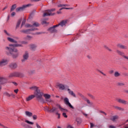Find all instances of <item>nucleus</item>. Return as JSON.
<instances>
[{
	"label": "nucleus",
	"instance_id": "7",
	"mask_svg": "<svg viewBox=\"0 0 128 128\" xmlns=\"http://www.w3.org/2000/svg\"><path fill=\"white\" fill-rule=\"evenodd\" d=\"M28 52L26 51L23 54V59L22 60V62H24L26 60H28Z\"/></svg>",
	"mask_w": 128,
	"mask_h": 128
},
{
	"label": "nucleus",
	"instance_id": "26",
	"mask_svg": "<svg viewBox=\"0 0 128 128\" xmlns=\"http://www.w3.org/2000/svg\"><path fill=\"white\" fill-rule=\"evenodd\" d=\"M124 84H126L122 82H120L117 83V86H124Z\"/></svg>",
	"mask_w": 128,
	"mask_h": 128
},
{
	"label": "nucleus",
	"instance_id": "46",
	"mask_svg": "<svg viewBox=\"0 0 128 128\" xmlns=\"http://www.w3.org/2000/svg\"><path fill=\"white\" fill-rule=\"evenodd\" d=\"M56 114L58 116V118H60V114L58 112H56Z\"/></svg>",
	"mask_w": 128,
	"mask_h": 128
},
{
	"label": "nucleus",
	"instance_id": "49",
	"mask_svg": "<svg viewBox=\"0 0 128 128\" xmlns=\"http://www.w3.org/2000/svg\"><path fill=\"white\" fill-rule=\"evenodd\" d=\"M36 126L37 128H42V127L40 126V125L38 124V123H36Z\"/></svg>",
	"mask_w": 128,
	"mask_h": 128
},
{
	"label": "nucleus",
	"instance_id": "13",
	"mask_svg": "<svg viewBox=\"0 0 128 128\" xmlns=\"http://www.w3.org/2000/svg\"><path fill=\"white\" fill-rule=\"evenodd\" d=\"M116 100L118 102H119V104H128V102L123 100V99H120V98H117Z\"/></svg>",
	"mask_w": 128,
	"mask_h": 128
},
{
	"label": "nucleus",
	"instance_id": "55",
	"mask_svg": "<svg viewBox=\"0 0 128 128\" xmlns=\"http://www.w3.org/2000/svg\"><path fill=\"white\" fill-rule=\"evenodd\" d=\"M87 58H88V60H91L92 56L88 55V56H87Z\"/></svg>",
	"mask_w": 128,
	"mask_h": 128
},
{
	"label": "nucleus",
	"instance_id": "48",
	"mask_svg": "<svg viewBox=\"0 0 128 128\" xmlns=\"http://www.w3.org/2000/svg\"><path fill=\"white\" fill-rule=\"evenodd\" d=\"M26 24V20H24L22 23L21 26H24V24Z\"/></svg>",
	"mask_w": 128,
	"mask_h": 128
},
{
	"label": "nucleus",
	"instance_id": "2",
	"mask_svg": "<svg viewBox=\"0 0 128 128\" xmlns=\"http://www.w3.org/2000/svg\"><path fill=\"white\" fill-rule=\"evenodd\" d=\"M5 48L6 50L9 51L12 58H18V56H20L18 50L16 48L6 46Z\"/></svg>",
	"mask_w": 128,
	"mask_h": 128
},
{
	"label": "nucleus",
	"instance_id": "61",
	"mask_svg": "<svg viewBox=\"0 0 128 128\" xmlns=\"http://www.w3.org/2000/svg\"><path fill=\"white\" fill-rule=\"evenodd\" d=\"M124 92H126V94H128V90H124Z\"/></svg>",
	"mask_w": 128,
	"mask_h": 128
},
{
	"label": "nucleus",
	"instance_id": "9",
	"mask_svg": "<svg viewBox=\"0 0 128 128\" xmlns=\"http://www.w3.org/2000/svg\"><path fill=\"white\" fill-rule=\"evenodd\" d=\"M56 86L60 90H66V85L62 84V83H58L56 84Z\"/></svg>",
	"mask_w": 128,
	"mask_h": 128
},
{
	"label": "nucleus",
	"instance_id": "50",
	"mask_svg": "<svg viewBox=\"0 0 128 128\" xmlns=\"http://www.w3.org/2000/svg\"><path fill=\"white\" fill-rule=\"evenodd\" d=\"M114 70H110L109 71V74H114Z\"/></svg>",
	"mask_w": 128,
	"mask_h": 128
},
{
	"label": "nucleus",
	"instance_id": "41",
	"mask_svg": "<svg viewBox=\"0 0 128 128\" xmlns=\"http://www.w3.org/2000/svg\"><path fill=\"white\" fill-rule=\"evenodd\" d=\"M25 122H26V124H34V122L28 121V120H26Z\"/></svg>",
	"mask_w": 128,
	"mask_h": 128
},
{
	"label": "nucleus",
	"instance_id": "43",
	"mask_svg": "<svg viewBox=\"0 0 128 128\" xmlns=\"http://www.w3.org/2000/svg\"><path fill=\"white\" fill-rule=\"evenodd\" d=\"M32 116L33 120H36V118H38V116H36V114Z\"/></svg>",
	"mask_w": 128,
	"mask_h": 128
},
{
	"label": "nucleus",
	"instance_id": "62",
	"mask_svg": "<svg viewBox=\"0 0 128 128\" xmlns=\"http://www.w3.org/2000/svg\"><path fill=\"white\" fill-rule=\"evenodd\" d=\"M12 84H14V86H18V84L16 82H13Z\"/></svg>",
	"mask_w": 128,
	"mask_h": 128
},
{
	"label": "nucleus",
	"instance_id": "25",
	"mask_svg": "<svg viewBox=\"0 0 128 128\" xmlns=\"http://www.w3.org/2000/svg\"><path fill=\"white\" fill-rule=\"evenodd\" d=\"M6 84V79L2 78H0V84Z\"/></svg>",
	"mask_w": 128,
	"mask_h": 128
},
{
	"label": "nucleus",
	"instance_id": "34",
	"mask_svg": "<svg viewBox=\"0 0 128 128\" xmlns=\"http://www.w3.org/2000/svg\"><path fill=\"white\" fill-rule=\"evenodd\" d=\"M77 94L78 96H80V98H84V96L80 92H78L77 93Z\"/></svg>",
	"mask_w": 128,
	"mask_h": 128
},
{
	"label": "nucleus",
	"instance_id": "53",
	"mask_svg": "<svg viewBox=\"0 0 128 128\" xmlns=\"http://www.w3.org/2000/svg\"><path fill=\"white\" fill-rule=\"evenodd\" d=\"M11 16H16V12H12Z\"/></svg>",
	"mask_w": 128,
	"mask_h": 128
},
{
	"label": "nucleus",
	"instance_id": "44",
	"mask_svg": "<svg viewBox=\"0 0 128 128\" xmlns=\"http://www.w3.org/2000/svg\"><path fill=\"white\" fill-rule=\"evenodd\" d=\"M26 28H33L32 25L30 24H27L26 25Z\"/></svg>",
	"mask_w": 128,
	"mask_h": 128
},
{
	"label": "nucleus",
	"instance_id": "6",
	"mask_svg": "<svg viewBox=\"0 0 128 128\" xmlns=\"http://www.w3.org/2000/svg\"><path fill=\"white\" fill-rule=\"evenodd\" d=\"M8 64V60L6 58H3L0 60V66L2 67L6 66Z\"/></svg>",
	"mask_w": 128,
	"mask_h": 128
},
{
	"label": "nucleus",
	"instance_id": "33",
	"mask_svg": "<svg viewBox=\"0 0 128 128\" xmlns=\"http://www.w3.org/2000/svg\"><path fill=\"white\" fill-rule=\"evenodd\" d=\"M114 108L116 110H124V108H122L120 107H118V106H114Z\"/></svg>",
	"mask_w": 128,
	"mask_h": 128
},
{
	"label": "nucleus",
	"instance_id": "19",
	"mask_svg": "<svg viewBox=\"0 0 128 128\" xmlns=\"http://www.w3.org/2000/svg\"><path fill=\"white\" fill-rule=\"evenodd\" d=\"M67 90L68 92V94H70V96H72L74 98H76V94H74V91L70 90V88H68Z\"/></svg>",
	"mask_w": 128,
	"mask_h": 128
},
{
	"label": "nucleus",
	"instance_id": "22",
	"mask_svg": "<svg viewBox=\"0 0 128 128\" xmlns=\"http://www.w3.org/2000/svg\"><path fill=\"white\" fill-rule=\"evenodd\" d=\"M25 114H26V116H28V118H30V117L32 116V112H30L28 111H26Z\"/></svg>",
	"mask_w": 128,
	"mask_h": 128
},
{
	"label": "nucleus",
	"instance_id": "10",
	"mask_svg": "<svg viewBox=\"0 0 128 128\" xmlns=\"http://www.w3.org/2000/svg\"><path fill=\"white\" fill-rule=\"evenodd\" d=\"M58 26V25H55L53 26L52 27H50L48 29V32H51V34H52L53 32H56L57 30L56 29V28Z\"/></svg>",
	"mask_w": 128,
	"mask_h": 128
},
{
	"label": "nucleus",
	"instance_id": "1",
	"mask_svg": "<svg viewBox=\"0 0 128 128\" xmlns=\"http://www.w3.org/2000/svg\"><path fill=\"white\" fill-rule=\"evenodd\" d=\"M29 88L30 90H31L34 91V94L33 96H34V98H36L37 100H38L39 102L44 104L45 102H46L48 106H50V104H54V100L50 99V95L48 94H44V92L39 90L38 87L36 86H32L30 87ZM42 96H44V99L42 98Z\"/></svg>",
	"mask_w": 128,
	"mask_h": 128
},
{
	"label": "nucleus",
	"instance_id": "56",
	"mask_svg": "<svg viewBox=\"0 0 128 128\" xmlns=\"http://www.w3.org/2000/svg\"><path fill=\"white\" fill-rule=\"evenodd\" d=\"M90 128H94V124L92 123H90Z\"/></svg>",
	"mask_w": 128,
	"mask_h": 128
},
{
	"label": "nucleus",
	"instance_id": "29",
	"mask_svg": "<svg viewBox=\"0 0 128 128\" xmlns=\"http://www.w3.org/2000/svg\"><path fill=\"white\" fill-rule=\"evenodd\" d=\"M44 110L48 112H50V108L48 106L44 107Z\"/></svg>",
	"mask_w": 128,
	"mask_h": 128
},
{
	"label": "nucleus",
	"instance_id": "38",
	"mask_svg": "<svg viewBox=\"0 0 128 128\" xmlns=\"http://www.w3.org/2000/svg\"><path fill=\"white\" fill-rule=\"evenodd\" d=\"M22 22V20H19L18 22H17V24L16 26V28H20V24Z\"/></svg>",
	"mask_w": 128,
	"mask_h": 128
},
{
	"label": "nucleus",
	"instance_id": "57",
	"mask_svg": "<svg viewBox=\"0 0 128 128\" xmlns=\"http://www.w3.org/2000/svg\"><path fill=\"white\" fill-rule=\"evenodd\" d=\"M18 89L14 90V92L16 94H18Z\"/></svg>",
	"mask_w": 128,
	"mask_h": 128
},
{
	"label": "nucleus",
	"instance_id": "12",
	"mask_svg": "<svg viewBox=\"0 0 128 128\" xmlns=\"http://www.w3.org/2000/svg\"><path fill=\"white\" fill-rule=\"evenodd\" d=\"M56 112H58V108L52 106V108H50V114H56Z\"/></svg>",
	"mask_w": 128,
	"mask_h": 128
},
{
	"label": "nucleus",
	"instance_id": "28",
	"mask_svg": "<svg viewBox=\"0 0 128 128\" xmlns=\"http://www.w3.org/2000/svg\"><path fill=\"white\" fill-rule=\"evenodd\" d=\"M114 76H115V78H118V76H120V73L118 72H115Z\"/></svg>",
	"mask_w": 128,
	"mask_h": 128
},
{
	"label": "nucleus",
	"instance_id": "15",
	"mask_svg": "<svg viewBox=\"0 0 128 128\" xmlns=\"http://www.w3.org/2000/svg\"><path fill=\"white\" fill-rule=\"evenodd\" d=\"M38 30V28H31L22 30H21V32H24V34H30L31 32H34V30Z\"/></svg>",
	"mask_w": 128,
	"mask_h": 128
},
{
	"label": "nucleus",
	"instance_id": "59",
	"mask_svg": "<svg viewBox=\"0 0 128 128\" xmlns=\"http://www.w3.org/2000/svg\"><path fill=\"white\" fill-rule=\"evenodd\" d=\"M86 102H87L88 104H90V100H86Z\"/></svg>",
	"mask_w": 128,
	"mask_h": 128
},
{
	"label": "nucleus",
	"instance_id": "60",
	"mask_svg": "<svg viewBox=\"0 0 128 128\" xmlns=\"http://www.w3.org/2000/svg\"><path fill=\"white\" fill-rule=\"evenodd\" d=\"M42 24H46V21H43Z\"/></svg>",
	"mask_w": 128,
	"mask_h": 128
},
{
	"label": "nucleus",
	"instance_id": "16",
	"mask_svg": "<svg viewBox=\"0 0 128 128\" xmlns=\"http://www.w3.org/2000/svg\"><path fill=\"white\" fill-rule=\"evenodd\" d=\"M8 66L12 70H16L18 68V64L16 62H12L8 65Z\"/></svg>",
	"mask_w": 128,
	"mask_h": 128
},
{
	"label": "nucleus",
	"instance_id": "36",
	"mask_svg": "<svg viewBox=\"0 0 128 128\" xmlns=\"http://www.w3.org/2000/svg\"><path fill=\"white\" fill-rule=\"evenodd\" d=\"M4 32L8 36H12V34L8 33L6 30H4Z\"/></svg>",
	"mask_w": 128,
	"mask_h": 128
},
{
	"label": "nucleus",
	"instance_id": "4",
	"mask_svg": "<svg viewBox=\"0 0 128 128\" xmlns=\"http://www.w3.org/2000/svg\"><path fill=\"white\" fill-rule=\"evenodd\" d=\"M30 6H32V4L23 5L21 7L16 8V12H22V10H24L26 8H30Z\"/></svg>",
	"mask_w": 128,
	"mask_h": 128
},
{
	"label": "nucleus",
	"instance_id": "39",
	"mask_svg": "<svg viewBox=\"0 0 128 128\" xmlns=\"http://www.w3.org/2000/svg\"><path fill=\"white\" fill-rule=\"evenodd\" d=\"M4 96H8V98L10 97V94H8V92H5L4 93Z\"/></svg>",
	"mask_w": 128,
	"mask_h": 128
},
{
	"label": "nucleus",
	"instance_id": "58",
	"mask_svg": "<svg viewBox=\"0 0 128 128\" xmlns=\"http://www.w3.org/2000/svg\"><path fill=\"white\" fill-rule=\"evenodd\" d=\"M109 128H116V126H110Z\"/></svg>",
	"mask_w": 128,
	"mask_h": 128
},
{
	"label": "nucleus",
	"instance_id": "8",
	"mask_svg": "<svg viewBox=\"0 0 128 128\" xmlns=\"http://www.w3.org/2000/svg\"><path fill=\"white\" fill-rule=\"evenodd\" d=\"M64 102L66 106H68L70 108H72V110H74V106H72V104H70V101L68 98H64Z\"/></svg>",
	"mask_w": 128,
	"mask_h": 128
},
{
	"label": "nucleus",
	"instance_id": "35",
	"mask_svg": "<svg viewBox=\"0 0 128 128\" xmlns=\"http://www.w3.org/2000/svg\"><path fill=\"white\" fill-rule=\"evenodd\" d=\"M58 8H62V6H68V4H60L58 6Z\"/></svg>",
	"mask_w": 128,
	"mask_h": 128
},
{
	"label": "nucleus",
	"instance_id": "20",
	"mask_svg": "<svg viewBox=\"0 0 128 128\" xmlns=\"http://www.w3.org/2000/svg\"><path fill=\"white\" fill-rule=\"evenodd\" d=\"M7 40L8 42H13L14 44H17L18 42L16 40H14V38H11L10 37H8Z\"/></svg>",
	"mask_w": 128,
	"mask_h": 128
},
{
	"label": "nucleus",
	"instance_id": "45",
	"mask_svg": "<svg viewBox=\"0 0 128 128\" xmlns=\"http://www.w3.org/2000/svg\"><path fill=\"white\" fill-rule=\"evenodd\" d=\"M88 96H90V98H92V100H94V96L90 94H89Z\"/></svg>",
	"mask_w": 128,
	"mask_h": 128
},
{
	"label": "nucleus",
	"instance_id": "17",
	"mask_svg": "<svg viewBox=\"0 0 128 128\" xmlns=\"http://www.w3.org/2000/svg\"><path fill=\"white\" fill-rule=\"evenodd\" d=\"M117 48H121L122 50H128V46L122 45L121 44H118L116 45Z\"/></svg>",
	"mask_w": 128,
	"mask_h": 128
},
{
	"label": "nucleus",
	"instance_id": "63",
	"mask_svg": "<svg viewBox=\"0 0 128 128\" xmlns=\"http://www.w3.org/2000/svg\"><path fill=\"white\" fill-rule=\"evenodd\" d=\"M57 14H62V12H60V11H58V12H57Z\"/></svg>",
	"mask_w": 128,
	"mask_h": 128
},
{
	"label": "nucleus",
	"instance_id": "47",
	"mask_svg": "<svg viewBox=\"0 0 128 128\" xmlns=\"http://www.w3.org/2000/svg\"><path fill=\"white\" fill-rule=\"evenodd\" d=\"M99 72H100V73L102 74L104 76H106V74L102 72L99 70Z\"/></svg>",
	"mask_w": 128,
	"mask_h": 128
},
{
	"label": "nucleus",
	"instance_id": "51",
	"mask_svg": "<svg viewBox=\"0 0 128 128\" xmlns=\"http://www.w3.org/2000/svg\"><path fill=\"white\" fill-rule=\"evenodd\" d=\"M10 96H12V98H14L15 96H14V94L11 93L10 94Z\"/></svg>",
	"mask_w": 128,
	"mask_h": 128
},
{
	"label": "nucleus",
	"instance_id": "37",
	"mask_svg": "<svg viewBox=\"0 0 128 128\" xmlns=\"http://www.w3.org/2000/svg\"><path fill=\"white\" fill-rule=\"evenodd\" d=\"M4 32L8 36H12V34L8 33L6 30H4Z\"/></svg>",
	"mask_w": 128,
	"mask_h": 128
},
{
	"label": "nucleus",
	"instance_id": "32",
	"mask_svg": "<svg viewBox=\"0 0 128 128\" xmlns=\"http://www.w3.org/2000/svg\"><path fill=\"white\" fill-rule=\"evenodd\" d=\"M16 4H14V5L12 6L11 9H10V12H13V10H16Z\"/></svg>",
	"mask_w": 128,
	"mask_h": 128
},
{
	"label": "nucleus",
	"instance_id": "54",
	"mask_svg": "<svg viewBox=\"0 0 128 128\" xmlns=\"http://www.w3.org/2000/svg\"><path fill=\"white\" fill-rule=\"evenodd\" d=\"M0 126H2V128H8V127L5 126H4L2 124L0 123Z\"/></svg>",
	"mask_w": 128,
	"mask_h": 128
},
{
	"label": "nucleus",
	"instance_id": "27",
	"mask_svg": "<svg viewBox=\"0 0 128 128\" xmlns=\"http://www.w3.org/2000/svg\"><path fill=\"white\" fill-rule=\"evenodd\" d=\"M32 25L33 28H38V26H40V24L37 22H34Z\"/></svg>",
	"mask_w": 128,
	"mask_h": 128
},
{
	"label": "nucleus",
	"instance_id": "42",
	"mask_svg": "<svg viewBox=\"0 0 128 128\" xmlns=\"http://www.w3.org/2000/svg\"><path fill=\"white\" fill-rule=\"evenodd\" d=\"M32 38V36H27L26 37V40H30Z\"/></svg>",
	"mask_w": 128,
	"mask_h": 128
},
{
	"label": "nucleus",
	"instance_id": "11",
	"mask_svg": "<svg viewBox=\"0 0 128 128\" xmlns=\"http://www.w3.org/2000/svg\"><path fill=\"white\" fill-rule=\"evenodd\" d=\"M116 53L119 54V56H123L124 58L126 60H128V56H124V53L118 50H116Z\"/></svg>",
	"mask_w": 128,
	"mask_h": 128
},
{
	"label": "nucleus",
	"instance_id": "52",
	"mask_svg": "<svg viewBox=\"0 0 128 128\" xmlns=\"http://www.w3.org/2000/svg\"><path fill=\"white\" fill-rule=\"evenodd\" d=\"M100 112H101L102 114H104V116H106V113L104 112L100 111Z\"/></svg>",
	"mask_w": 128,
	"mask_h": 128
},
{
	"label": "nucleus",
	"instance_id": "30",
	"mask_svg": "<svg viewBox=\"0 0 128 128\" xmlns=\"http://www.w3.org/2000/svg\"><path fill=\"white\" fill-rule=\"evenodd\" d=\"M76 122L78 124H82V119L80 118H77L76 119Z\"/></svg>",
	"mask_w": 128,
	"mask_h": 128
},
{
	"label": "nucleus",
	"instance_id": "14",
	"mask_svg": "<svg viewBox=\"0 0 128 128\" xmlns=\"http://www.w3.org/2000/svg\"><path fill=\"white\" fill-rule=\"evenodd\" d=\"M24 46L22 44H10L8 48H22Z\"/></svg>",
	"mask_w": 128,
	"mask_h": 128
},
{
	"label": "nucleus",
	"instance_id": "3",
	"mask_svg": "<svg viewBox=\"0 0 128 128\" xmlns=\"http://www.w3.org/2000/svg\"><path fill=\"white\" fill-rule=\"evenodd\" d=\"M56 106L61 112H62L63 116L66 118H68V116L66 115V112H68V110L62 108V106H60V105L59 104H57Z\"/></svg>",
	"mask_w": 128,
	"mask_h": 128
},
{
	"label": "nucleus",
	"instance_id": "23",
	"mask_svg": "<svg viewBox=\"0 0 128 128\" xmlns=\"http://www.w3.org/2000/svg\"><path fill=\"white\" fill-rule=\"evenodd\" d=\"M34 98V96L30 95L26 98V102H30V100H32V98Z\"/></svg>",
	"mask_w": 128,
	"mask_h": 128
},
{
	"label": "nucleus",
	"instance_id": "21",
	"mask_svg": "<svg viewBox=\"0 0 128 128\" xmlns=\"http://www.w3.org/2000/svg\"><path fill=\"white\" fill-rule=\"evenodd\" d=\"M66 20H64L56 25L58 26H66Z\"/></svg>",
	"mask_w": 128,
	"mask_h": 128
},
{
	"label": "nucleus",
	"instance_id": "64",
	"mask_svg": "<svg viewBox=\"0 0 128 128\" xmlns=\"http://www.w3.org/2000/svg\"><path fill=\"white\" fill-rule=\"evenodd\" d=\"M68 128H74V127H72V126H68Z\"/></svg>",
	"mask_w": 128,
	"mask_h": 128
},
{
	"label": "nucleus",
	"instance_id": "5",
	"mask_svg": "<svg viewBox=\"0 0 128 128\" xmlns=\"http://www.w3.org/2000/svg\"><path fill=\"white\" fill-rule=\"evenodd\" d=\"M56 8H52L49 10H46V12H45L43 14V16H54V13H52V12H54Z\"/></svg>",
	"mask_w": 128,
	"mask_h": 128
},
{
	"label": "nucleus",
	"instance_id": "24",
	"mask_svg": "<svg viewBox=\"0 0 128 128\" xmlns=\"http://www.w3.org/2000/svg\"><path fill=\"white\" fill-rule=\"evenodd\" d=\"M118 116H114L110 118V120H112V122H116V120H118Z\"/></svg>",
	"mask_w": 128,
	"mask_h": 128
},
{
	"label": "nucleus",
	"instance_id": "31",
	"mask_svg": "<svg viewBox=\"0 0 128 128\" xmlns=\"http://www.w3.org/2000/svg\"><path fill=\"white\" fill-rule=\"evenodd\" d=\"M30 48L32 50H34L36 48V46L34 44H32L30 46Z\"/></svg>",
	"mask_w": 128,
	"mask_h": 128
},
{
	"label": "nucleus",
	"instance_id": "18",
	"mask_svg": "<svg viewBox=\"0 0 128 128\" xmlns=\"http://www.w3.org/2000/svg\"><path fill=\"white\" fill-rule=\"evenodd\" d=\"M20 76V73L18 72H14L10 74L9 75V78H14Z\"/></svg>",
	"mask_w": 128,
	"mask_h": 128
},
{
	"label": "nucleus",
	"instance_id": "40",
	"mask_svg": "<svg viewBox=\"0 0 128 128\" xmlns=\"http://www.w3.org/2000/svg\"><path fill=\"white\" fill-rule=\"evenodd\" d=\"M104 48H106V50H108V52H112V50L110 48L108 47V46H104Z\"/></svg>",
	"mask_w": 128,
	"mask_h": 128
}]
</instances>
